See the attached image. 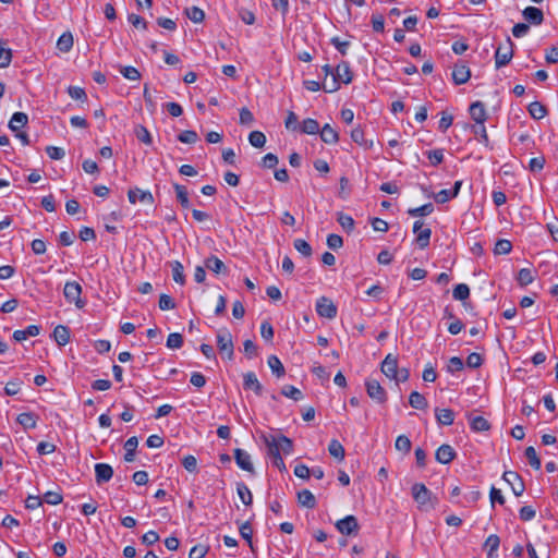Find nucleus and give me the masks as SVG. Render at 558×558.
Instances as JSON below:
<instances>
[{"mask_svg": "<svg viewBox=\"0 0 558 558\" xmlns=\"http://www.w3.org/2000/svg\"><path fill=\"white\" fill-rule=\"evenodd\" d=\"M128 196L130 203L133 205L140 203L146 206H150L154 203V197L149 191L132 189L129 191Z\"/></svg>", "mask_w": 558, "mask_h": 558, "instance_id": "9d476101", "label": "nucleus"}, {"mask_svg": "<svg viewBox=\"0 0 558 558\" xmlns=\"http://www.w3.org/2000/svg\"><path fill=\"white\" fill-rule=\"evenodd\" d=\"M470 116L475 123H485L487 120V112L482 101H475L470 106Z\"/></svg>", "mask_w": 558, "mask_h": 558, "instance_id": "a211bd4d", "label": "nucleus"}, {"mask_svg": "<svg viewBox=\"0 0 558 558\" xmlns=\"http://www.w3.org/2000/svg\"><path fill=\"white\" fill-rule=\"evenodd\" d=\"M122 219V211H111L102 217L104 227L110 233H118L119 227L116 225Z\"/></svg>", "mask_w": 558, "mask_h": 558, "instance_id": "4be33fe9", "label": "nucleus"}, {"mask_svg": "<svg viewBox=\"0 0 558 558\" xmlns=\"http://www.w3.org/2000/svg\"><path fill=\"white\" fill-rule=\"evenodd\" d=\"M243 387L246 390H253L257 396L263 393V386L253 372H248L243 376Z\"/></svg>", "mask_w": 558, "mask_h": 558, "instance_id": "aec40b11", "label": "nucleus"}, {"mask_svg": "<svg viewBox=\"0 0 558 558\" xmlns=\"http://www.w3.org/2000/svg\"><path fill=\"white\" fill-rule=\"evenodd\" d=\"M234 459L239 468H241L244 471L253 472L254 466L251 460V456L243 449H235L234 450Z\"/></svg>", "mask_w": 558, "mask_h": 558, "instance_id": "dca6fc26", "label": "nucleus"}, {"mask_svg": "<svg viewBox=\"0 0 558 558\" xmlns=\"http://www.w3.org/2000/svg\"><path fill=\"white\" fill-rule=\"evenodd\" d=\"M499 545H500V538L498 535L492 534L486 538L484 547L487 549L488 558L496 557V551L498 550Z\"/></svg>", "mask_w": 558, "mask_h": 558, "instance_id": "473e14b6", "label": "nucleus"}, {"mask_svg": "<svg viewBox=\"0 0 558 558\" xmlns=\"http://www.w3.org/2000/svg\"><path fill=\"white\" fill-rule=\"evenodd\" d=\"M281 393L287 397V398H290L294 401H299L301 399H303V393L302 391L292 386V385H286L282 389H281Z\"/></svg>", "mask_w": 558, "mask_h": 558, "instance_id": "de8ad7c7", "label": "nucleus"}, {"mask_svg": "<svg viewBox=\"0 0 558 558\" xmlns=\"http://www.w3.org/2000/svg\"><path fill=\"white\" fill-rule=\"evenodd\" d=\"M268 366L277 377H282L286 373L283 364L276 355H270L268 357Z\"/></svg>", "mask_w": 558, "mask_h": 558, "instance_id": "37998d69", "label": "nucleus"}, {"mask_svg": "<svg viewBox=\"0 0 558 558\" xmlns=\"http://www.w3.org/2000/svg\"><path fill=\"white\" fill-rule=\"evenodd\" d=\"M53 338L61 347L68 344L70 341V329L63 325H58L53 330Z\"/></svg>", "mask_w": 558, "mask_h": 558, "instance_id": "c756f323", "label": "nucleus"}, {"mask_svg": "<svg viewBox=\"0 0 558 558\" xmlns=\"http://www.w3.org/2000/svg\"><path fill=\"white\" fill-rule=\"evenodd\" d=\"M320 138L326 144H336L339 141L338 132L331 128L328 123L319 130Z\"/></svg>", "mask_w": 558, "mask_h": 558, "instance_id": "cd10ccee", "label": "nucleus"}, {"mask_svg": "<svg viewBox=\"0 0 558 558\" xmlns=\"http://www.w3.org/2000/svg\"><path fill=\"white\" fill-rule=\"evenodd\" d=\"M269 454L272 458V464L276 466L279 471H286V464L281 457V454L278 452V449L271 448L269 449Z\"/></svg>", "mask_w": 558, "mask_h": 558, "instance_id": "052dcab7", "label": "nucleus"}, {"mask_svg": "<svg viewBox=\"0 0 558 558\" xmlns=\"http://www.w3.org/2000/svg\"><path fill=\"white\" fill-rule=\"evenodd\" d=\"M208 551L205 545H195L189 553V558H204Z\"/></svg>", "mask_w": 558, "mask_h": 558, "instance_id": "774afa93", "label": "nucleus"}, {"mask_svg": "<svg viewBox=\"0 0 558 558\" xmlns=\"http://www.w3.org/2000/svg\"><path fill=\"white\" fill-rule=\"evenodd\" d=\"M466 417L469 420L471 429L474 432H486L490 428V424L484 416H473L471 413H468Z\"/></svg>", "mask_w": 558, "mask_h": 558, "instance_id": "b1692460", "label": "nucleus"}, {"mask_svg": "<svg viewBox=\"0 0 558 558\" xmlns=\"http://www.w3.org/2000/svg\"><path fill=\"white\" fill-rule=\"evenodd\" d=\"M461 184H462L461 181H457L454 183L453 189H451V190H441V191L435 193L434 194L435 202L437 204H445L449 199L456 197L458 195L459 191H460Z\"/></svg>", "mask_w": 558, "mask_h": 558, "instance_id": "6ab92c4d", "label": "nucleus"}, {"mask_svg": "<svg viewBox=\"0 0 558 558\" xmlns=\"http://www.w3.org/2000/svg\"><path fill=\"white\" fill-rule=\"evenodd\" d=\"M159 308L161 311H169L173 310L175 307V302L173 299L168 294H161L159 298Z\"/></svg>", "mask_w": 558, "mask_h": 558, "instance_id": "0e129e2a", "label": "nucleus"}, {"mask_svg": "<svg viewBox=\"0 0 558 558\" xmlns=\"http://www.w3.org/2000/svg\"><path fill=\"white\" fill-rule=\"evenodd\" d=\"M435 417L439 425L449 426L454 422V412L447 408H436Z\"/></svg>", "mask_w": 558, "mask_h": 558, "instance_id": "412c9836", "label": "nucleus"}, {"mask_svg": "<svg viewBox=\"0 0 558 558\" xmlns=\"http://www.w3.org/2000/svg\"><path fill=\"white\" fill-rule=\"evenodd\" d=\"M398 357L391 353L387 354L381 363V372L386 377L392 379L397 376Z\"/></svg>", "mask_w": 558, "mask_h": 558, "instance_id": "f8f14e48", "label": "nucleus"}, {"mask_svg": "<svg viewBox=\"0 0 558 558\" xmlns=\"http://www.w3.org/2000/svg\"><path fill=\"white\" fill-rule=\"evenodd\" d=\"M178 140L184 144H195L198 141V135L195 131L186 130L178 135Z\"/></svg>", "mask_w": 558, "mask_h": 558, "instance_id": "4d7b16f0", "label": "nucleus"}, {"mask_svg": "<svg viewBox=\"0 0 558 558\" xmlns=\"http://www.w3.org/2000/svg\"><path fill=\"white\" fill-rule=\"evenodd\" d=\"M471 77V71L465 64H456L452 71V78L457 85L465 84Z\"/></svg>", "mask_w": 558, "mask_h": 558, "instance_id": "f3484780", "label": "nucleus"}, {"mask_svg": "<svg viewBox=\"0 0 558 558\" xmlns=\"http://www.w3.org/2000/svg\"><path fill=\"white\" fill-rule=\"evenodd\" d=\"M316 312L322 317L332 319L337 316V306L328 298L322 296L316 302Z\"/></svg>", "mask_w": 558, "mask_h": 558, "instance_id": "1a4fd4ad", "label": "nucleus"}, {"mask_svg": "<svg viewBox=\"0 0 558 558\" xmlns=\"http://www.w3.org/2000/svg\"><path fill=\"white\" fill-rule=\"evenodd\" d=\"M183 344V337L181 333L172 332L168 336L167 347L169 349H180Z\"/></svg>", "mask_w": 558, "mask_h": 558, "instance_id": "bf43d9fd", "label": "nucleus"}, {"mask_svg": "<svg viewBox=\"0 0 558 558\" xmlns=\"http://www.w3.org/2000/svg\"><path fill=\"white\" fill-rule=\"evenodd\" d=\"M413 232L415 234V242L420 248H425L429 245L432 230L422 220L414 222Z\"/></svg>", "mask_w": 558, "mask_h": 558, "instance_id": "39448f33", "label": "nucleus"}, {"mask_svg": "<svg viewBox=\"0 0 558 558\" xmlns=\"http://www.w3.org/2000/svg\"><path fill=\"white\" fill-rule=\"evenodd\" d=\"M236 493L245 506H250L253 502V495L250 488L244 483H238Z\"/></svg>", "mask_w": 558, "mask_h": 558, "instance_id": "a19ab883", "label": "nucleus"}, {"mask_svg": "<svg viewBox=\"0 0 558 558\" xmlns=\"http://www.w3.org/2000/svg\"><path fill=\"white\" fill-rule=\"evenodd\" d=\"M175 197L180 205L184 208L190 207L189 193L185 186L175 184L174 185Z\"/></svg>", "mask_w": 558, "mask_h": 558, "instance_id": "c03bdc74", "label": "nucleus"}, {"mask_svg": "<svg viewBox=\"0 0 558 558\" xmlns=\"http://www.w3.org/2000/svg\"><path fill=\"white\" fill-rule=\"evenodd\" d=\"M63 294L69 303H74L77 308L85 306V301L81 299L82 287L76 281H68L64 284Z\"/></svg>", "mask_w": 558, "mask_h": 558, "instance_id": "20e7f679", "label": "nucleus"}, {"mask_svg": "<svg viewBox=\"0 0 558 558\" xmlns=\"http://www.w3.org/2000/svg\"><path fill=\"white\" fill-rule=\"evenodd\" d=\"M137 446H138V439L135 436L130 437L124 442V450H125L124 460L126 462H133L134 461L135 451H136Z\"/></svg>", "mask_w": 558, "mask_h": 558, "instance_id": "7c9ffc66", "label": "nucleus"}, {"mask_svg": "<svg viewBox=\"0 0 558 558\" xmlns=\"http://www.w3.org/2000/svg\"><path fill=\"white\" fill-rule=\"evenodd\" d=\"M452 296L454 300L464 301L470 296V288L465 283H459L453 288Z\"/></svg>", "mask_w": 558, "mask_h": 558, "instance_id": "a18cd8bd", "label": "nucleus"}, {"mask_svg": "<svg viewBox=\"0 0 558 558\" xmlns=\"http://www.w3.org/2000/svg\"><path fill=\"white\" fill-rule=\"evenodd\" d=\"M409 403L417 410H425L428 405L426 398L418 391H412L409 397Z\"/></svg>", "mask_w": 558, "mask_h": 558, "instance_id": "72a5a7b5", "label": "nucleus"}, {"mask_svg": "<svg viewBox=\"0 0 558 558\" xmlns=\"http://www.w3.org/2000/svg\"><path fill=\"white\" fill-rule=\"evenodd\" d=\"M73 47V36L70 32L63 33L58 41H57V48L61 52H69Z\"/></svg>", "mask_w": 558, "mask_h": 558, "instance_id": "4c0bfd02", "label": "nucleus"}, {"mask_svg": "<svg viewBox=\"0 0 558 558\" xmlns=\"http://www.w3.org/2000/svg\"><path fill=\"white\" fill-rule=\"evenodd\" d=\"M472 133L478 137V142L484 144L486 147L489 145V137L486 131L485 123H475L472 125Z\"/></svg>", "mask_w": 558, "mask_h": 558, "instance_id": "58836bf2", "label": "nucleus"}, {"mask_svg": "<svg viewBox=\"0 0 558 558\" xmlns=\"http://www.w3.org/2000/svg\"><path fill=\"white\" fill-rule=\"evenodd\" d=\"M205 267L217 275L227 272V267L225 263L215 255H211L208 258H206Z\"/></svg>", "mask_w": 558, "mask_h": 558, "instance_id": "a878e982", "label": "nucleus"}, {"mask_svg": "<svg viewBox=\"0 0 558 558\" xmlns=\"http://www.w3.org/2000/svg\"><path fill=\"white\" fill-rule=\"evenodd\" d=\"M365 388L368 397L377 403H385L387 401V392L376 379H367Z\"/></svg>", "mask_w": 558, "mask_h": 558, "instance_id": "423d86ee", "label": "nucleus"}, {"mask_svg": "<svg viewBox=\"0 0 558 558\" xmlns=\"http://www.w3.org/2000/svg\"><path fill=\"white\" fill-rule=\"evenodd\" d=\"M28 122V117L24 112H15L13 113L9 128L12 132H17L20 129L24 128Z\"/></svg>", "mask_w": 558, "mask_h": 558, "instance_id": "c85d7f7f", "label": "nucleus"}, {"mask_svg": "<svg viewBox=\"0 0 558 558\" xmlns=\"http://www.w3.org/2000/svg\"><path fill=\"white\" fill-rule=\"evenodd\" d=\"M301 132L304 133V134H308V135H315L317 133H319V123L315 120V119H312V118H307L305 120H303L301 126Z\"/></svg>", "mask_w": 558, "mask_h": 558, "instance_id": "e433bc0d", "label": "nucleus"}, {"mask_svg": "<svg viewBox=\"0 0 558 558\" xmlns=\"http://www.w3.org/2000/svg\"><path fill=\"white\" fill-rule=\"evenodd\" d=\"M525 457L529 460V463L533 469H535V470L541 469L542 463H541L539 458L537 457V453H536V450L534 449V447L531 446L525 449Z\"/></svg>", "mask_w": 558, "mask_h": 558, "instance_id": "603ef678", "label": "nucleus"}, {"mask_svg": "<svg viewBox=\"0 0 558 558\" xmlns=\"http://www.w3.org/2000/svg\"><path fill=\"white\" fill-rule=\"evenodd\" d=\"M294 248L301 253L304 256H311L312 255V247L311 245L302 239H298L294 241Z\"/></svg>", "mask_w": 558, "mask_h": 558, "instance_id": "680f3d73", "label": "nucleus"}, {"mask_svg": "<svg viewBox=\"0 0 558 558\" xmlns=\"http://www.w3.org/2000/svg\"><path fill=\"white\" fill-rule=\"evenodd\" d=\"M411 446V440L405 435L398 436L395 442L396 449L404 454H408L410 452Z\"/></svg>", "mask_w": 558, "mask_h": 558, "instance_id": "49530a36", "label": "nucleus"}, {"mask_svg": "<svg viewBox=\"0 0 558 558\" xmlns=\"http://www.w3.org/2000/svg\"><path fill=\"white\" fill-rule=\"evenodd\" d=\"M39 416L33 412H23L19 414L16 421L24 429H34L37 426Z\"/></svg>", "mask_w": 558, "mask_h": 558, "instance_id": "393cba45", "label": "nucleus"}, {"mask_svg": "<svg viewBox=\"0 0 558 558\" xmlns=\"http://www.w3.org/2000/svg\"><path fill=\"white\" fill-rule=\"evenodd\" d=\"M456 456L457 453L454 449L450 445L444 444L436 450L435 459L441 464H448L456 458Z\"/></svg>", "mask_w": 558, "mask_h": 558, "instance_id": "4468645a", "label": "nucleus"}, {"mask_svg": "<svg viewBox=\"0 0 558 558\" xmlns=\"http://www.w3.org/2000/svg\"><path fill=\"white\" fill-rule=\"evenodd\" d=\"M12 60V51L9 48H4L0 40V68H7L10 65Z\"/></svg>", "mask_w": 558, "mask_h": 558, "instance_id": "13d9d810", "label": "nucleus"}, {"mask_svg": "<svg viewBox=\"0 0 558 558\" xmlns=\"http://www.w3.org/2000/svg\"><path fill=\"white\" fill-rule=\"evenodd\" d=\"M337 530L343 535H356L360 529L357 519L350 514L336 522Z\"/></svg>", "mask_w": 558, "mask_h": 558, "instance_id": "6e6552de", "label": "nucleus"}, {"mask_svg": "<svg viewBox=\"0 0 558 558\" xmlns=\"http://www.w3.org/2000/svg\"><path fill=\"white\" fill-rule=\"evenodd\" d=\"M338 222L347 232H351L354 229V220L349 215L340 214L338 217Z\"/></svg>", "mask_w": 558, "mask_h": 558, "instance_id": "e2e57ef3", "label": "nucleus"}, {"mask_svg": "<svg viewBox=\"0 0 558 558\" xmlns=\"http://www.w3.org/2000/svg\"><path fill=\"white\" fill-rule=\"evenodd\" d=\"M39 332H40L39 326L29 325L28 327H26L23 330H15L13 332V338L16 341L21 342V341L26 340L28 337H36V336H38Z\"/></svg>", "mask_w": 558, "mask_h": 558, "instance_id": "bb28decb", "label": "nucleus"}, {"mask_svg": "<svg viewBox=\"0 0 558 558\" xmlns=\"http://www.w3.org/2000/svg\"><path fill=\"white\" fill-rule=\"evenodd\" d=\"M523 19L532 25H541L544 22V13L536 7H526L522 11Z\"/></svg>", "mask_w": 558, "mask_h": 558, "instance_id": "ddd939ff", "label": "nucleus"}, {"mask_svg": "<svg viewBox=\"0 0 558 558\" xmlns=\"http://www.w3.org/2000/svg\"><path fill=\"white\" fill-rule=\"evenodd\" d=\"M134 132L140 142L146 145H150L153 143L151 135L144 125H137Z\"/></svg>", "mask_w": 558, "mask_h": 558, "instance_id": "3c124183", "label": "nucleus"}, {"mask_svg": "<svg viewBox=\"0 0 558 558\" xmlns=\"http://www.w3.org/2000/svg\"><path fill=\"white\" fill-rule=\"evenodd\" d=\"M513 57V43L510 37H507L506 43L500 45L495 52L496 69L507 65Z\"/></svg>", "mask_w": 558, "mask_h": 558, "instance_id": "7ed1b4c3", "label": "nucleus"}, {"mask_svg": "<svg viewBox=\"0 0 558 558\" xmlns=\"http://www.w3.org/2000/svg\"><path fill=\"white\" fill-rule=\"evenodd\" d=\"M43 501L56 506L62 502V495L58 492H47L43 497Z\"/></svg>", "mask_w": 558, "mask_h": 558, "instance_id": "338daca9", "label": "nucleus"}, {"mask_svg": "<svg viewBox=\"0 0 558 558\" xmlns=\"http://www.w3.org/2000/svg\"><path fill=\"white\" fill-rule=\"evenodd\" d=\"M217 348L222 359L231 361L234 355V345L231 332L227 329H220L217 332Z\"/></svg>", "mask_w": 558, "mask_h": 558, "instance_id": "f03ea898", "label": "nucleus"}, {"mask_svg": "<svg viewBox=\"0 0 558 558\" xmlns=\"http://www.w3.org/2000/svg\"><path fill=\"white\" fill-rule=\"evenodd\" d=\"M534 271L531 268H522L517 275L520 286L525 287L534 281Z\"/></svg>", "mask_w": 558, "mask_h": 558, "instance_id": "79ce46f5", "label": "nucleus"}, {"mask_svg": "<svg viewBox=\"0 0 558 558\" xmlns=\"http://www.w3.org/2000/svg\"><path fill=\"white\" fill-rule=\"evenodd\" d=\"M298 499L301 506L313 509L316 506L315 496L308 490L303 489L298 494Z\"/></svg>", "mask_w": 558, "mask_h": 558, "instance_id": "c9c22d12", "label": "nucleus"}, {"mask_svg": "<svg viewBox=\"0 0 558 558\" xmlns=\"http://www.w3.org/2000/svg\"><path fill=\"white\" fill-rule=\"evenodd\" d=\"M113 470L107 463H97L95 465V477L98 485L109 482L112 478Z\"/></svg>", "mask_w": 558, "mask_h": 558, "instance_id": "2eb2a0df", "label": "nucleus"}, {"mask_svg": "<svg viewBox=\"0 0 558 558\" xmlns=\"http://www.w3.org/2000/svg\"><path fill=\"white\" fill-rule=\"evenodd\" d=\"M171 270H172V278L173 280L183 286L185 283V275H184V268L181 262L174 260L170 264Z\"/></svg>", "mask_w": 558, "mask_h": 558, "instance_id": "f704fd0d", "label": "nucleus"}, {"mask_svg": "<svg viewBox=\"0 0 558 558\" xmlns=\"http://www.w3.org/2000/svg\"><path fill=\"white\" fill-rule=\"evenodd\" d=\"M266 445L268 446V449H278L279 453L282 451L284 454H290L293 451L292 440L283 435L267 438Z\"/></svg>", "mask_w": 558, "mask_h": 558, "instance_id": "0eeeda50", "label": "nucleus"}, {"mask_svg": "<svg viewBox=\"0 0 558 558\" xmlns=\"http://www.w3.org/2000/svg\"><path fill=\"white\" fill-rule=\"evenodd\" d=\"M120 73L130 81H138L141 78L140 71L132 65L121 66Z\"/></svg>", "mask_w": 558, "mask_h": 558, "instance_id": "5fc2aeb1", "label": "nucleus"}, {"mask_svg": "<svg viewBox=\"0 0 558 558\" xmlns=\"http://www.w3.org/2000/svg\"><path fill=\"white\" fill-rule=\"evenodd\" d=\"M186 16L194 23H201L205 19L204 11L198 7H191L185 10Z\"/></svg>", "mask_w": 558, "mask_h": 558, "instance_id": "09e8293b", "label": "nucleus"}, {"mask_svg": "<svg viewBox=\"0 0 558 558\" xmlns=\"http://www.w3.org/2000/svg\"><path fill=\"white\" fill-rule=\"evenodd\" d=\"M335 76L343 84H350L353 80V75L348 62L343 61L339 63L335 71Z\"/></svg>", "mask_w": 558, "mask_h": 558, "instance_id": "5701e85b", "label": "nucleus"}, {"mask_svg": "<svg viewBox=\"0 0 558 558\" xmlns=\"http://www.w3.org/2000/svg\"><path fill=\"white\" fill-rule=\"evenodd\" d=\"M248 142L256 148H262L266 143V136L260 131H253L248 135Z\"/></svg>", "mask_w": 558, "mask_h": 558, "instance_id": "8fccbe9b", "label": "nucleus"}, {"mask_svg": "<svg viewBox=\"0 0 558 558\" xmlns=\"http://www.w3.org/2000/svg\"><path fill=\"white\" fill-rule=\"evenodd\" d=\"M502 478L511 486L515 496H521L524 492V483L517 472L506 471Z\"/></svg>", "mask_w": 558, "mask_h": 558, "instance_id": "9b49d317", "label": "nucleus"}, {"mask_svg": "<svg viewBox=\"0 0 558 558\" xmlns=\"http://www.w3.org/2000/svg\"><path fill=\"white\" fill-rule=\"evenodd\" d=\"M511 250H512L511 242L509 240L501 239L496 242L495 247H494V253L496 255H502V254L510 253Z\"/></svg>", "mask_w": 558, "mask_h": 558, "instance_id": "6e6d98bb", "label": "nucleus"}, {"mask_svg": "<svg viewBox=\"0 0 558 558\" xmlns=\"http://www.w3.org/2000/svg\"><path fill=\"white\" fill-rule=\"evenodd\" d=\"M239 532H240L241 536L248 543L251 549L254 550L253 543H252L253 529H252L251 523L248 521L242 523L239 526Z\"/></svg>", "mask_w": 558, "mask_h": 558, "instance_id": "864d4df0", "label": "nucleus"}, {"mask_svg": "<svg viewBox=\"0 0 558 558\" xmlns=\"http://www.w3.org/2000/svg\"><path fill=\"white\" fill-rule=\"evenodd\" d=\"M69 96L74 100H86L87 96L85 90L78 86H70L68 88Z\"/></svg>", "mask_w": 558, "mask_h": 558, "instance_id": "69168bd1", "label": "nucleus"}, {"mask_svg": "<svg viewBox=\"0 0 558 558\" xmlns=\"http://www.w3.org/2000/svg\"><path fill=\"white\" fill-rule=\"evenodd\" d=\"M328 451L330 456L338 459L339 461H342L345 456L344 447L337 440L332 439L328 445Z\"/></svg>", "mask_w": 558, "mask_h": 558, "instance_id": "ea45409f", "label": "nucleus"}, {"mask_svg": "<svg viewBox=\"0 0 558 558\" xmlns=\"http://www.w3.org/2000/svg\"><path fill=\"white\" fill-rule=\"evenodd\" d=\"M527 111L535 120H541L547 116L546 107L539 101H533L529 105Z\"/></svg>", "mask_w": 558, "mask_h": 558, "instance_id": "2f4dec72", "label": "nucleus"}, {"mask_svg": "<svg viewBox=\"0 0 558 558\" xmlns=\"http://www.w3.org/2000/svg\"><path fill=\"white\" fill-rule=\"evenodd\" d=\"M411 493L420 510L428 511L438 505V498L422 483H415Z\"/></svg>", "mask_w": 558, "mask_h": 558, "instance_id": "f257e3e1", "label": "nucleus"}]
</instances>
